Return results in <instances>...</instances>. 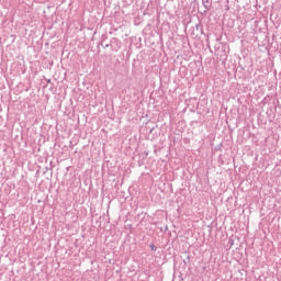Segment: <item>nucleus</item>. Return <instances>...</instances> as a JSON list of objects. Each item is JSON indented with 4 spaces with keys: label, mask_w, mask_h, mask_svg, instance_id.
<instances>
[{
    "label": "nucleus",
    "mask_w": 281,
    "mask_h": 281,
    "mask_svg": "<svg viewBox=\"0 0 281 281\" xmlns=\"http://www.w3.org/2000/svg\"><path fill=\"white\" fill-rule=\"evenodd\" d=\"M202 4L204 5V12H207V10H211L212 8V0H202Z\"/></svg>",
    "instance_id": "obj_1"
},
{
    "label": "nucleus",
    "mask_w": 281,
    "mask_h": 281,
    "mask_svg": "<svg viewBox=\"0 0 281 281\" xmlns=\"http://www.w3.org/2000/svg\"><path fill=\"white\" fill-rule=\"evenodd\" d=\"M195 32H200L201 34H203V24L201 23L195 24Z\"/></svg>",
    "instance_id": "obj_2"
},
{
    "label": "nucleus",
    "mask_w": 281,
    "mask_h": 281,
    "mask_svg": "<svg viewBox=\"0 0 281 281\" xmlns=\"http://www.w3.org/2000/svg\"><path fill=\"white\" fill-rule=\"evenodd\" d=\"M149 247L151 251H157V246H155V244H150Z\"/></svg>",
    "instance_id": "obj_3"
},
{
    "label": "nucleus",
    "mask_w": 281,
    "mask_h": 281,
    "mask_svg": "<svg viewBox=\"0 0 281 281\" xmlns=\"http://www.w3.org/2000/svg\"><path fill=\"white\" fill-rule=\"evenodd\" d=\"M47 82H48V83L52 82V79H48Z\"/></svg>",
    "instance_id": "obj_4"
},
{
    "label": "nucleus",
    "mask_w": 281,
    "mask_h": 281,
    "mask_svg": "<svg viewBox=\"0 0 281 281\" xmlns=\"http://www.w3.org/2000/svg\"><path fill=\"white\" fill-rule=\"evenodd\" d=\"M105 47H109V44H106Z\"/></svg>",
    "instance_id": "obj_5"
}]
</instances>
